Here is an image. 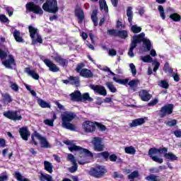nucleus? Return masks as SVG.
<instances>
[{
	"mask_svg": "<svg viewBox=\"0 0 181 181\" xmlns=\"http://www.w3.org/2000/svg\"><path fill=\"white\" fill-rule=\"evenodd\" d=\"M167 126L173 127L175 126L177 123V120L176 119H173L172 120H169L168 122H165Z\"/></svg>",
	"mask_w": 181,
	"mask_h": 181,
	"instance_id": "nucleus-53",
	"label": "nucleus"
},
{
	"mask_svg": "<svg viewBox=\"0 0 181 181\" xmlns=\"http://www.w3.org/2000/svg\"><path fill=\"white\" fill-rule=\"evenodd\" d=\"M154 63H155V67L153 69V71H157L158 70V68L160 66V63L158 62L157 59H154Z\"/></svg>",
	"mask_w": 181,
	"mask_h": 181,
	"instance_id": "nucleus-62",
	"label": "nucleus"
},
{
	"mask_svg": "<svg viewBox=\"0 0 181 181\" xmlns=\"http://www.w3.org/2000/svg\"><path fill=\"white\" fill-rule=\"evenodd\" d=\"M113 81L116 83H118L119 84H122L125 86L127 84L129 81V78H125L124 80H120L119 78H117V77H113Z\"/></svg>",
	"mask_w": 181,
	"mask_h": 181,
	"instance_id": "nucleus-43",
	"label": "nucleus"
},
{
	"mask_svg": "<svg viewBox=\"0 0 181 181\" xmlns=\"http://www.w3.org/2000/svg\"><path fill=\"white\" fill-rule=\"evenodd\" d=\"M68 161H70L72 164L76 163V157L73 154H68L67 156Z\"/></svg>",
	"mask_w": 181,
	"mask_h": 181,
	"instance_id": "nucleus-55",
	"label": "nucleus"
},
{
	"mask_svg": "<svg viewBox=\"0 0 181 181\" xmlns=\"http://www.w3.org/2000/svg\"><path fill=\"white\" fill-rule=\"evenodd\" d=\"M64 143L69 146L68 148L70 151H78L79 157H78V163L81 165H84V164H87V163H88L87 157L93 156V153H91V151H90L87 148H83L79 146H76L75 144H73V142L70 140H66L65 141H64Z\"/></svg>",
	"mask_w": 181,
	"mask_h": 181,
	"instance_id": "nucleus-2",
	"label": "nucleus"
},
{
	"mask_svg": "<svg viewBox=\"0 0 181 181\" xmlns=\"http://www.w3.org/2000/svg\"><path fill=\"white\" fill-rule=\"evenodd\" d=\"M129 67L131 69L132 75L133 76H136V74L137 73V71H136V66L134 64H133V63H131L129 64Z\"/></svg>",
	"mask_w": 181,
	"mask_h": 181,
	"instance_id": "nucleus-54",
	"label": "nucleus"
},
{
	"mask_svg": "<svg viewBox=\"0 0 181 181\" xmlns=\"http://www.w3.org/2000/svg\"><path fill=\"white\" fill-rule=\"evenodd\" d=\"M158 153L160 154H164L163 147L162 148H150L148 155L153 161L158 163L159 164H162V163H163V158L157 156Z\"/></svg>",
	"mask_w": 181,
	"mask_h": 181,
	"instance_id": "nucleus-9",
	"label": "nucleus"
},
{
	"mask_svg": "<svg viewBox=\"0 0 181 181\" xmlns=\"http://www.w3.org/2000/svg\"><path fill=\"white\" fill-rule=\"evenodd\" d=\"M71 101H81V92L74 91L70 93Z\"/></svg>",
	"mask_w": 181,
	"mask_h": 181,
	"instance_id": "nucleus-24",
	"label": "nucleus"
},
{
	"mask_svg": "<svg viewBox=\"0 0 181 181\" xmlns=\"http://www.w3.org/2000/svg\"><path fill=\"white\" fill-rule=\"evenodd\" d=\"M174 109V105L173 103H168V105H165L162 106L160 110V117H165L166 115H171L173 113Z\"/></svg>",
	"mask_w": 181,
	"mask_h": 181,
	"instance_id": "nucleus-12",
	"label": "nucleus"
},
{
	"mask_svg": "<svg viewBox=\"0 0 181 181\" xmlns=\"http://www.w3.org/2000/svg\"><path fill=\"white\" fill-rule=\"evenodd\" d=\"M83 67H85L84 63H79V64H77L76 71L79 73L80 76H81V71L83 69Z\"/></svg>",
	"mask_w": 181,
	"mask_h": 181,
	"instance_id": "nucleus-48",
	"label": "nucleus"
},
{
	"mask_svg": "<svg viewBox=\"0 0 181 181\" xmlns=\"http://www.w3.org/2000/svg\"><path fill=\"white\" fill-rule=\"evenodd\" d=\"M138 84H139V80H132V81L129 82L130 88H132L134 91H136V88L138 86Z\"/></svg>",
	"mask_w": 181,
	"mask_h": 181,
	"instance_id": "nucleus-39",
	"label": "nucleus"
},
{
	"mask_svg": "<svg viewBox=\"0 0 181 181\" xmlns=\"http://www.w3.org/2000/svg\"><path fill=\"white\" fill-rule=\"evenodd\" d=\"M140 60H142L144 63H152L153 62V59L150 54H148L147 56H141Z\"/></svg>",
	"mask_w": 181,
	"mask_h": 181,
	"instance_id": "nucleus-35",
	"label": "nucleus"
},
{
	"mask_svg": "<svg viewBox=\"0 0 181 181\" xmlns=\"http://www.w3.org/2000/svg\"><path fill=\"white\" fill-rule=\"evenodd\" d=\"M100 156H102L105 160H108L109 157H110V154L108 153V151H102V153H100Z\"/></svg>",
	"mask_w": 181,
	"mask_h": 181,
	"instance_id": "nucleus-60",
	"label": "nucleus"
},
{
	"mask_svg": "<svg viewBox=\"0 0 181 181\" xmlns=\"http://www.w3.org/2000/svg\"><path fill=\"white\" fill-rule=\"evenodd\" d=\"M69 82H70V84H71L73 86H76V87L80 86L79 77L71 76V77H69Z\"/></svg>",
	"mask_w": 181,
	"mask_h": 181,
	"instance_id": "nucleus-30",
	"label": "nucleus"
},
{
	"mask_svg": "<svg viewBox=\"0 0 181 181\" xmlns=\"http://www.w3.org/2000/svg\"><path fill=\"white\" fill-rule=\"evenodd\" d=\"M91 143L93 144V150H95V151H103L105 144L101 137H93Z\"/></svg>",
	"mask_w": 181,
	"mask_h": 181,
	"instance_id": "nucleus-10",
	"label": "nucleus"
},
{
	"mask_svg": "<svg viewBox=\"0 0 181 181\" xmlns=\"http://www.w3.org/2000/svg\"><path fill=\"white\" fill-rule=\"evenodd\" d=\"M136 46H132L128 52V55L130 57H134L135 54L134 53V49H135Z\"/></svg>",
	"mask_w": 181,
	"mask_h": 181,
	"instance_id": "nucleus-58",
	"label": "nucleus"
},
{
	"mask_svg": "<svg viewBox=\"0 0 181 181\" xmlns=\"http://www.w3.org/2000/svg\"><path fill=\"white\" fill-rule=\"evenodd\" d=\"M174 134L176 137H181V129L175 130Z\"/></svg>",
	"mask_w": 181,
	"mask_h": 181,
	"instance_id": "nucleus-64",
	"label": "nucleus"
},
{
	"mask_svg": "<svg viewBox=\"0 0 181 181\" xmlns=\"http://www.w3.org/2000/svg\"><path fill=\"white\" fill-rule=\"evenodd\" d=\"M82 127L86 133H93L96 129L95 123L90 120H86V122H83Z\"/></svg>",
	"mask_w": 181,
	"mask_h": 181,
	"instance_id": "nucleus-13",
	"label": "nucleus"
},
{
	"mask_svg": "<svg viewBox=\"0 0 181 181\" xmlns=\"http://www.w3.org/2000/svg\"><path fill=\"white\" fill-rule=\"evenodd\" d=\"M78 170V164L76 162V160L75 158V163H73L72 167H70L69 168V170L70 171V173H76V171H77Z\"/></svg>",
	"mask_w": 181,
	"mask_h": 181,
	"instance_id": "nucleus-50",
	"label": "nucleus"
},
{
	"mask_svg": "<svg viewBox=\"0 0 181 181\" xmlns=\"http://www.w3.org/2000/svg\"><path fill=\"white\" fill-rule=\"evenodd\" d=\"M44 168L46 171L49 173V174L53 173V165L49 161H44Z\"/></svg>",
	"mask_w": 181,
	"mask_h": 181,
	"instance_id": "nucleus-28",
	"label": "nucleus"
},
{
	"mask_svg": "<svg viewBox=\"0 0 181 181\" xmlns=\"http://www.w3.org/2000/svg\"><path fill=\"white\" fill-rule=\"evenodd\" d=\"M0 21H1V22H3L4 23L9 22L8 18H7V16L4 13L0 14Z\"/></svg>",
	"mask_w": 181,
	"mask_h": 181,
	"instance_id": "nucleus-52",
	"label": "nucleus"
},
{
	"mask_svg": "<svg viewBox=\"0 0 181 181\" xmlns=\"http://www.w3.org/2000/svg\"><path fill=\"white\" fill-rule=\"evenodd\" d=\"M97 15H98L97 9H93V11H92L91 19H92V21L93 22V25L95 26H98V18Z\"/></svg>",
	"mask_w": 181,
	"mask_h": 181,
	"instance_id": "nucleus-31",
	"label": "nucleus"
},
{
	"mask_svg": "<svg viewBox=\"0 0 181 181\" xmlns=\"http://www.w3.org/2000/svg\"><path fill=\"white\" fill-rule=\"evenodd\" d=\"M146 120H148V117H138L137 119H134L129 123L130 127H137V126H142L146 123Z\"/></svg>",
	"mask_w": 181,
	"mask_h": 181,
	"instance_id": "nucleus-15",
	"label": "nucleus"
},
{
	"mask_svg": "<svg viewBox=\"0 0 181 181\" xmlns=\"http://www.w3.org/2000/svg\"><path fill=\"white\" fill-rule=\"evenodd\" d=\"M160 86L165 89L169 88V84L168 81H160Z\"/></svg>",
	"mask_w": 181,
	"mask_h": 181,
	"instance_id": "nucleus-57",
	"label": "nucleus"
},
{
	"mask_svg": "<svg viewBox=\"0 0 181 181\" xmlns=\"http://www.w3.org/2000/svg\"><path fill=\"white\" fill-rule=\"evenodd\" d=\"M146 180H147V181H160L159 177H158V175H154V174L146 177Z\"/></svg>",
	"mask_w": 181,
	"mask_h": 181,
	"instance_id": "nucleus-46",
	"label": "nucleus"
},
{
	"mask_svg": "<svg viewBox=\"0 0 181 181\" xmlns=\"http://www.w3.org/2000/svg\"><path fill=\"white\" fill-rule=\"evenodd\" d=\"M100 9H104L105 12H108V5L105 0H100L99 1Z\"/></svg>",
	"mask_w": 181,
	"mask_h": 181,
	"instance_id": "nucleus-38",
	"label": "nucleus"
},
{
	"mask_svg": "<svg viewBox=\"0 0 181 181\" xmlns=\"http://www.w3.org/2000/svg\"><path fill=\"white\" fill-rule=\"evenodd\" d=\"M4 115L11 120H21L22 115L19 110H7L4 112Z\"/></svg>",
	"mask_w": 181,
	"mask_h": 181,
	"instance_id": "nucleus-11",
	"label": "nucleus"
},
{
	"mask_svg": "<svg viewBox=\"0 0 181 181\" xmlns=\"http://www.w3.org/2000/svg\"><path fill=\"white\" fill-rule=\"evenodd\" d=\"M132 9V6H128L127 8V16L128 17V21L129 23H132L133 21L134 13Z\"/></svg>",
	"mask_w": 181,
	"mask_h": 181,
	"instance_id": "nucleus-27",
	"label": "nucleus"
},
{
	"mask_svg": "<svg viewBox=\"0 0 181 181\" xmlns=\"http://www.w3.org/2000/svg\"><path fill=\"white\" fill-rule=\"evenodd\" d=\"M139 175V171H133V173L128 175V178L129 180H134V178H137Z\"/></svg>",
	"mask_w": 181,
	"mask_h": 181,
	"instance_id": "nucleus-51",
	"label": "nucleus"
},
{
	"mask_svg": "<svg viewBox=\"0 0 181 181\" xmlns=\"http://www.w3.org/2000/svg\"><path fill=\"white\" fill-rule=\"evenodd\" d=\"M75 16L78 18V23H82L83 21L85 19V13L83 9H82V8H76Z\"/></svg>",
	"mask_w": 181,
	"mask_h": 181,
	"instance_id": "nucleus-19",
	"label": "nucleus"
},
{
	"mask_svg": "<svg viewBox=\"0 0 181 181\" xmlns=\"http://www.w3.org/2000/svg\"><path fill=\"white\" fill-rule=\"evenodd\" d=\"M33 0L25 4L26 12L43 14L44 11L50 13H57L59 11L57 0ZM44 9V11H43Z\"/></svg>",
	"mask_w": 181,
	"mask_h": 181,
	"instance_id": "nucleus-1",
	"label": "nucleus"
},
{
	"mask_svg": "<svg viewBox=\"0 0 181 181\" xmlns=\"http://www.w3.org/2000/svg\"><path fill=\"white\" fill-rule=\"evenodd\" d=\"M44 123H45V124H48L49 126H54V120H52V119H46L44 120Z\"/></svg>",
	"mask_w": 181,
	"mask_h": 181,
	"instance_id": "nucleus-61",
	"label": "nucleus"
},
{
	"mask_svg": "<svg viewBox=\"0 0 181 181\" xmlns=\"http://www.w3.org/2000/svg\"><path fill=\"white\" fill-rule=\"evenodd\" d=\"M95 124L102 132L106 130V126H105V124H102L101 123H98V122H95Z\"/></svg>",
	"mask_w": 181,
	"mask_h": 181,
	"instance_id": "nucleus-59",
	"label": "nucleus"
},
{
	"mask_svg": "<svg viewBox=\"0 0 181 181\" xmlns=\"http://www.w3.org/2000/svg\"><path fill=\"white\" fill-rule=\"evenodd\" d=\"M81 76L86 78H90L93 77V74L90 70H88V69H83L81 71Z\"/></svg>",
	"mask_w": 181,
	"mask_h": 181,
	"instance_id": "nucleus-26",
	"label": "nucleus"
},
{
	"mask_svg": "<svg viewBox=\"0 0 181 181\" xmlns=\"http://www.w3.org/2000/svg\"><path fill=\"white\" fill-rule=\"evenodd\" d=\"M75 16L78 18V23H82L83 21L85 19V13L83 9H82V8H76Z\"/></svg>",
	"mask_w": 181,
	"mask_h": 181,
	"instance_id": "nucleus-18",
	"label": "nucleus"
},
{
	"mask_svg": "<svg viewBox=\"0 0 181 181\" xmlns=\"http://www.w3.org/2000/svg\"><path fill=\"white\" fill-rule=\"evenodd\" d=\"M40 180V181H54L52 175H49V174H43V173H41Z\"/></svg>",
	"mask_w": 181,
	"mask_h": 181,
	"instance_id": "nucleus-29",
	"label": "nucleus"
},
{
	"mask_svg": "<svg viewBox=\"0 0 181 181\" xmlns=\"http://www.w3.org/2000/svg\"><path fill=\"white\" fill-rule=\"evenodd\" d=\"M81 101H93V99L90 96V93H88V92H86L81 95Z\"/></svg>",
	"mask_w": 181,
	"mask_h": 181,
	"instance_id": "nucleus-34",
	"label": "nucleus"
},
{
	"mask_svg": "<svg viewBox=\"0 0 181 181\" xmlns=\"http://www.w3.org/2000/svg\"><path fill=\"white\" fill-rule=\"evenodd\" d=\"M163 156L165 160H169L170 161H175L178 160V157L174 153H168V148L166 147H163Z\"/></svg>",
	"mask_w": 181,
	"mask_h": 181,
	"instance_id": "nucleus-16",
	"label": "nucleus"
},
{
	"mask_svg": "<svg viewBox=\"0 0 181 181\" xmlns=\"http://www.w3.org/2000/svg\"><path fill=\"white\" fill-rule=\"evenodd\" d=\"M107 170L104 165H96L90 168L89 175L95 178H103L107 174Z\"/></svg>",
	"mask_w": 181,
	"mask_h": 181,
	"instance_id": "nucleus-7",
	"label": "nucleus"
},
{
	"mask_svg": "<svg viewBox=\"0 0 181 181\" xmlns=\"http://www.w3.org/2000/svg\"><path fill=\"white\" fill-rule=\"evenodd\" d=\"M124 151L127 154H136V150L133 146H129V147H124Z\"/></svg>",
	"mask_w": 181,
	"mask_h": 181,
	"instance_id": "nucleus-36",
	"label": "nucleus"
},
{
	"mask_svg": "<svg viewBox=\"0 0 181 181\" xmlns=\"http://www.w3.org/2000/svg\"><path fill=\"white\" fill-rule=\"evenodd\" d=\"M106 86L107 87V88H109L111 93H117V88H115L114 84H112V83L108 81L107 83H106Z\"/></svg>",
	"mask_w": 181,
	"mask_h": 181,
	"instance_id": "nucleus-45",
	"label": "nucleus"
},
{
	"mask_svg": "<svg viewBox=\"0 0 181 181\" xmlns=\"http://www.w3.org/2000/svg\"><path fill=\"white\" fill-rule=\"evenodd\" d=\"M158 10L159 12H160V17H161L163 19H165L166 15H165V9H164V8H163V5H158Z\"/></svg>",
	"mask_w": 181,
	"mask_h": 181,
	"instance_id": "nucleus-44",
	"label": "nucleus"
},
{
	"mask_svg": "<svg viewBox=\"0 0 181 181\" xmlns=\"http://www.w3.org/2000/svg\"><path fill=\"white\" fill-rule=\"evenodd\" d=\"M28 31L30 33V37L32 40V45H37V43H42L43 39L41 35H39L37 28H35L32 25H29Z\"/></svg>",
	"mask_w": 181,
	"mask_h": 181,
	"instance_id": "nucleus-6",
	"label": "nucleus"
},
{
	"mask_svg": "<svg viewBox=\"0 0 181 181\" xmlns=\"http://www.w3.org/2000/svg\"><path fill=\"white\" fill-rule=\"evenodd\" d=\"M19 132L23 140H28V136H30V132L28 130V127H21Z\"/></svg>",
	"mask_w": 181,
	"mask_h": 181,
	"instance_id": "nucleus-20",
	"label": "nucleus"
},
{
	"mask_svg": "<svg viewBox=\"0 0 181 181\" xmlns=\"http://www.w3.org/2000/svg\"><path fill=\"white\" fill-rule=\"evenodd\" d=\"M76 115L74 112H69L68 110L63 112L61 115L62 123V127L68 129L69 130L76 131L77 127L73 123H71L74 119H75Z\"/></svg>",
	"mask_w": 181,
	"mask_h": 181,
	"instance_id": "nucleus-3",
	"label": "nucleus"
},
{
	"mask_svg": "<svg viewBox=\"0 0 181 181\" xmlns=\"http://www.w3.org/2000/svg\"><path fill=\"white\" fill-rule=\"evenodd\" d=\"M109 56H116L117 55V50L115 49H110L108 52Z\"/></svg>",
	"mask_w": 181,
	"mask_h": 181,
	"instance_id": "nucleus-63",
	"label": "nucleus"
},
{
	"mask_svg": "<svg viewBox=\"0 0 181 181\" xmlns=\"http://www.w3.org/2000/svg\"><path fill=\"white\" fill-rule=\"evenodd\" d=\"M89 87L91 90H93L95 93H98V94L103 95V97H106L107 94L106 88H105V87L103 86H94L93 84H90Z\"/></svg>",
	"mask_w": 181,
	"mask_h": 181,
	"instance_id": "nucleus-14",
	"label": "nucleus"
},
{
	"mask_svg": "<svg viewBox=\"0 0 181 181\" xmlns=\"http://www.w3.org/2000/svg\"><path fill=\"white\" fill-rule=\"evenodd\" d=\"M54 59L55 60V62H57V63H59V64H60V66H62L63 67L67 66V64H69L68 60H66V59H63L62 56H55V57H54Z\"/></svg>",
	"mask_w": 181,
	"mask_h": 181,
	"instance_id": "nucleus-23",
	"label": "nucleus"
},
{
	"mask_svg": "<svg viewBox=\"0 0 181 181\" xmlns=\"http://www.w3.org/2000/svg\"><path fill=\"white\" fill-rule=\"evenodd\" d=\"M131 29L133 33H139L142 30L141 26H137V25H132Z\"/></svg>",
	"mask_w": 181,
	"mask_h": 181,
	"instance_id": "nucleus-47",
	"label": "nucleus"
},
{
	"mask_svg": "<svg viewBox=\"0 0 181 181\" xmlns=\"http://www.w3.org/2000/svg\"><path fill=\"white\" fill-rule=\"evenodd\" d=\"M8 50H6V49H1L0 48V59L1 60H4L2 62V64L6 69H13V66L16 65V63L15 62V59L12 54H8Z\"/></svg>",
	"mask_w": 181,
	"mask_h": 181,
	"instance_id": "nucleus-4",
	"label": "nucleus"
},
{
	"mask_svg": "<svg viewBox=\"0 0 181 181\" xmlns=\"http://www.w3.org/2000/svg\"><path fill=\"white\" fill-rule=\"evenodd\" d=\"M139 97L141 98L142 101H149L151 98V95L146 90H141L139 92Z\"/></svg>",
	"mask_w": 181,
	"mask_h": 181,
	"instance_id": "nucleus-22",
	"label": "nucleus"
},
{
	"mask_svg": "<svg viewBox=\"0 0 181 181\" xmlns=\"http://www.w3.org/2000/svg\"><path fill=\"white\" fill-rule=\"evenodd\" d=\"M141 50L142 52H150L151 56L155 57L157 56V53L154 49H152L151 46H143L141 47Z\"/></svg>",
	"mask_w": 181,
	"mask_h": 181,
	"instance_id": "nucleus-25",
	"label": "nucleus"
},
{
	"mask_svg": "<svg viewBox=\"0 0 181 181\" xmlns=\"http://www.w3.org/2000/svg\"><path fill=\"white\" fill-rule=\"evenodd\" d=\"M11 88L16 93L19 90V87L16 83H11Z\"/></svg>",
	"mask_w": 181,
	"mask_h": 181,
	"instance_id": "nucleus-56",
	"label": "nucleus"
},
{
	"mask_svg": "<svg viewBox=\"0 0 181 181\" xmlns=\"http://www.w3.org/2000/svg\"><path fill=\"white\" fill-rule=\"evenodd\" d=\"M35 137H37L38 140H40V143L41 144V147L44 148H48L50 147V144L49 141H47L46 137H43L40 133L37 132H34L33 134L31 135L32 143L35 146H37V141H36Z\"/></svg>",
	"mask_w": 181,
	"mask_h": 181,
	"instance_id": "nucleus-8",
	"label": "nucleus"
},
{
	"mask_svg": "<svg viewBox=\"0 0 181 181\" xmlns=\"http://www.w3.org/2000/svg\"><path fill=\"white\" fill-rule=\"evenodd\" d=\"M44 63L46 64V66H47V67H49L50 71H52L53 73L59 71V68L57 66V64H54L53 62L49 59H45L44 60Z\"/></svg>",
	"mask_w": 181,
	"mask_h": 181,
	"instance_id": "nucleus-17",
	"label": "nucleus"
},
{
	"mask_svg": "<svg viewBox=\"0 0 181 181\" xmlns=\"http://www.w3.org/2000/svg\"><path fill=\"white\" fill-rule=\"evenodd\" d=\"M37 103L42 107H50L49 103L46 102V100H43V99H41V98L37 99Z\"/></svg>",
	"mask_w": 181,
	"mask_h": 181,
	"instance_id": "nucleus-41",
	"label": "nucleus"
},
{
	"mask_svg": "<svg viewBox=\"0 0 181 181\" xmlns=\"http://www.w3.org/2000/svg\"><path fill=\"white\" fill-rule=\"evenodd\" d=\"M170 18L173 19L175 22H180L181 21V15L177 12H174L173 13H170Z\"/></svg>",
	"mask_w": 181,
	"mask_h": 181,
	"instance_id": "nucleus-32",
	"label": "nucleus"
},
{
	"mask_svg": "<svg viewBox=\"0 0 181 181\" xmlns=\"http://www.w3.org/2000/svg\"><path fill=\"white\" fill-rule=\"evenodd\" d=\"M107 33L110 36H118V30L117 29H108Z\"/></svg>",
	"mask_w": 181,
	"mask_h": 181,
	"instance_id": "nucleus-49",
	"label": "nucleus"
},
{
	"mask_svg": "<svg viewBox=\"0 0 181 181\" xmlns=\"http://www.w3.org/2000/svg\"><path fill=\"white\" fill-rule=\"evenodd\" d=\"M143 45V46H151L152 43L150 39L146 37L144 32L139 33V35H134L132 40V46H137V45Z\"/></svg>",
	"mask_w": 181,
	"mask_h": 181,
	"instance_id": "nucleus-5",
	"label": "nucleus"
},
{
	"mask_svg": "<svg viewBox=\"0 0 181 181\" xmlns=\"http://www.w3.org/2000/svg\"><path fill=\"white\" fill-rule=\"evenodd\" d=\"M13 36L16 42H23V39L22 36H21V32H19V30H18L17 29H15L13 32Z\"/></svg>",
	"mask_w": 181,
	"mask_h": 181,
	"instance_id": "nucleus-33",
	"label": "nucleus"
},
{
	"mask_svg": "<svg viewBox=\"0 0 181 181\" xmlns=\"http://www.w3.org/2000/svg\"><path fill=\"white\" fill-rule=\"evenodd\" d=\"M2 97L4 103H12V98L11 95H9V93H4V95H2Z\"/></svg>",
	"mask_w": 181,
	"mask_h": 181,
	"instance_id": "nucleus-40",
	"label": "nucleus"
},
{
	"mask_svg": "<svg viewBox=\"0 0 181 181\" xmlns=\"http://www.w3.org/2000/svg\"><path fill=\"white\" fill-rule=\"evenodd\" d=\"M14 177L16 178L17 181H30L28 178H25V177L18 172H16L14 173Z\"/></svg>",
	"mask_w": 181,
	"mask_h": 181,
	"instance_id": "nucleus-37",
	"label": "nucleus"
},
{
	"mask_svg": "<svg viewBox=\"0 0 181 181\" xmlns=\"http://www.w3.org/2000/svg\"><path fill=\"white\" fill-rule=\"evenodd\" d=\"M25 72L28 76H30V77L34 78V80H39V78H40L39 74L35 70H31V69L30 67H26L25 69Z\"/></svg>",
	"mask_w": 181,
	"mask_h": 181,
	"instance_id": "nucleus-21",
	"label": "nucleus"
},
{
	"mask_svg": "<svg viewBox=\"0 0 181 181\" xmlns=\"http://www.w3.org/2000/svg\"><path fill=\"white\" fill-rule=\"evenodd\" d=\"M117 36L122 39H127L128 37L127 30H117Z\"/></svg>",
	"mask_w": 181,
	"mask_h": 181,
	"instance_id": "nucleus-42",
	"label": "nucleus"
}]
</instances>
